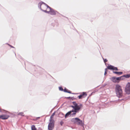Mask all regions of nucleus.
Listing matches in <instances>:
<instances>
[{"label": "nucleus", "mask_w": 130, "mask_h": 130, "mask_svg": "<svg viewBox=\"0 0 130 130\" xmlns=\"http://www.w3.org/2000/svg\"><path fill=\"white\" fill-rule=\"evenodd\" d=\"M122 79H123V76L118 77H113L111 78V81L113 83H118Z\"/></svg>", "instance_id": "nucleus-5"}, {"label": "nucleus", "mask_w": 130, "mask_h": 130, "mask_svg": "<svg viewBox=\"0 0 130 130\" xmlns=\"http://www.w3.org/2000/svg\"><path fill=\"white\" fill-rule=\"evenodd\" d=\"M9 117V116L6 115H0V119L3 120H6L8 119Z\"/></svg>", "instance_id": "nucleus-9"}, {"label": "nucleus", "mask_w": 130, "mask_h": 130, "mask_svg": "<svg viewBox=\"0 0 130 130\" xmlns=\"http://www.w3.org/2000/svg\"><path fill=\"white\" fill-rule=\"evenodd\" d=\"M72 121L74 123L78 125L83 126L84 124L82 121L80 120L78 118H75L72 119Z\"/></svg>", "instance_id": "nucleus-4"}, {"label": "nucleus", "mask_w": 130, "mask_h": 130, "mask_svg": "<svg viewBox=\"0 0 130 130\" xmlns=\"http://www.w3.org/2000/svg\"><path fill=\"white\" fill-rule=\"evenodd\" d=\"M18 115H20L22 116H24V113L23 112H21L19 113L18 114Z\"/></svg>", "instance_id": "nucleus-16"}, {"label": "nucleus", "mask_w": 130, "mask_h": 130, "mask_svg": "<svg viewBox=\"0 0 130 130\" xmlns=\"http://www.w3.org/2000/svg\"><path fill=\"white\" fill-rule=\"evenodd\" d=\"M59 90H60L62 91L63 90V89L62 87H60L59 88Z\"/></svg>", "instance_id": "nucleus-18"}, {"label": "nucleus", "mask_w": 130, "mask_h": 130, "mask_svg": "<svg viewBox=\"0 0 130 130\" xmlns=\"http://www.w3.org/2000/svg\"><path fill=\"white\" fill-rule=\"evenodd\" d=\"M122 76L123 77V78L124 77H125L126 78H128L130 77V74H127L126 75H124L123 76ZM123 78V79L124 78Z\"/></svg>", "instance_id": "nucleus-15"}, {"label": "nucleus", "mask_w": 130, "mask_h": 130, "mask_svg": "<svg viewBox=\"0 0 130 130\" xmlns=\"http://www.w3.org/2000/svg\"><path fill=\"white\" fill-rule=\"evenodd\" d=\"M32 130H37L35 127V126L34 125H32L31 126Z\"/></svg>", "instance_id": "nucleus-17"}, {"label": "nucleus", "mask_w": 130, "mask_h": 130, "mask_svg": "<svg viewBox=\"0 0 130 130\" xmlns=\"http://www.w3.org/2000/svg\"><path fill=\"white\" fill-rule=\"evenodd\" d=\"M64 92H68V93H71V91H70L69 90H68V89H66V88H65L64 89Z\"/></svg>", "instance_id": "nucleus-14"}, {"label": "nucleus", "mask_w": 130, "mask_h": 130, "mask_svg": "<svg viewBox=\"0 0 130 130\" xmlns=\"http://www.w3.org/2000/svg\"><path fill=\"white\" fill-rule=\"evenodd\" d=\"M63 123V121H61L60 122V124L61 125H62Z\"/></svg>", "instance_id": "nucleus-20"}, {"label": "nucleus", "mask_w": 130, "mask_h": 130, "mask_svg": "<svg viewBox=\"0 0 130 130\" xmlns=\"http://www.w3.org/2000/svg\"><path fill=\"white\" fill-rule=\"evenodd\" d=\"M48 126V130H52L54 127V121H50Z\"/></svg>", "instance_id": "nucleus-7"}, {"label": "nucleus", "mask_w": 130, "mask_h": 130, "mask_svg": "<svg viewBox=\"0 0 130 130\" xmlns=\"http://www.w3.org/2000/svg\"><path fill=\"white\" fill-rule=\"evenodd\" d=\"M55 114V113L54 112L53 113L52 115L50 117V121H54V120H53V118Z\"/></svg>", "instance_id": "nucleus-12"}, {"label": "nucleus", "mask_w": 130, "mask_h": 130, "mask_svg": "<svg viewBox=\"0 0 130 130\" xmlns=\"http://www.w3.org/2000/svg\"><path fill=\"white\" fill-rule=\"evenodd\" d=\"M112 70H114L118 71V69L117 67H114V66L110 65L107 67V68H106L105 69V72L104 73L105 75H106L107 74V69Z\"/></svg>", "instance_id": "nucleus-6"}, {"label": "nucleus", "mask_w": 130, "mask_h": 130, "mask_svg": "<svg viewBox=\"0 0 130 130\" xmlns=\"http://www.w3.org/2000/svg\"><path fill=\"white\" fill-rule=\"evenodd\" d=\"M113 73L115 74L118 75H121L122 74V72H117L113 71Z\"/></svg>", "instance_id": "nucleus-13"}, {"label": "nucleus", "mask_w": 130, "mask_h": 130, "mask_svg": "<svg viewBox=\"0 0 130 130\" xmlns=\"http://www.w3.org/2000/svg\"><path fill=\"white\" fill-rule=\"evenodd\" d=\"M40 8L42 10L44 11L48 12L50 10V7L45 3L40 4Z\"/></svg>", "instance_id": "nucleus-3"}, {"label": "nucleus", "mask_w": 130, "mask_h": 130, "mask_svg": "<svg viewBox=\"0 0 130 130\" xmlns=\"http://www.w3.org/2000/svg\"><path fill=\"white\" fill-rule=\"evenodd\" d=\"M104 62L105 63L106 62H107V60L106 59H104Z\"/></svg>", "instance_id": "nucleus-19"}, {"label": "nucleus", "mask_w": 130, "mask_h": 130, "mask_svg": "<svg viewBox=\"0 0 130 130\" xmlns=\"http://www.w3.org/2000/svg\"><path fill=\"white\" fill-rule=\"evenodd\" d=\"M125 91L126 94H130V83H128L126 85L125 88Z\"/></svg>", "instance_id": "nucleus-8"}, {"label": "nucleus", "mask_w": 130, "mask_h": 130, "mask_svg": "<svg viewBox=\"0 0 130 130\" xmlns=\"http://www.w3.org/2000/svg\"><path fill=\"white\" fill-rule=\"evenodd\" d=\"M73 105L71 106L74 110L67 112L65 115V117H67L69 115L71 116L75 115L77 112H78L83 107V105L81 103L77 104L75 102H72Z\"/></svg>", "instance_id": "nucleus-1"}, {"label": "nucleus", "mask_w": 130, "mask_h": 130, "mask_svg": "<svg viewBox=\"0 0 130 130\" xmlns=\"http://www.w3.org/2000/svg\"><path fill=\"white\" fill-rule=\"evenodd\" d=\"M87 94L86 92H83L82 94L78 96L79 99L84 98L87 96Z\"/></svg>", "instance_id": "nucleus-10"}, {"label": "nucleus", "mask_w": 130, "mask_h": 130, "mask_svg": "<svg viewBox=\"0 0 130 130\" xmlns=\"http://www.w3.org/2000/svg\"><path fill=\"white\" fill-rule=\"evenodd\" d=\"M115 91L117 96L119 98H120L122 96V91L121 87L119 85L117 84L116 85Z\"/></svg>", "instance_id": "nucleus-2"}, {"label": "nucleus", "mask_w": 130, "mask_h": 130, "mask_svg": "<svg viewBox=\"0 0 130 130\" xmlns=\"http://www.w3.org/2000/svg\"><path fill=\"white\" fill-rule=\"evenodd\" d=\"M38 118H39V117Z\"/></svg>", "instance_id": "nucleus-21"}, {"label": "nucleus", "mask_w": 130, "mask_h": 130, "mask_svg": "<svg viewBox=\"0 0 130 130\" xmlns=\"http://www.w3.org/2000/svg\"><path fill=\"white\" fill-rule=\"evenodd\" d=\"M50 10L48 12L50 13V14L52 15H55L56 14L57 11H55L54 9H51L50 7Z\"/></svg>", "instance_id": "nucleus-11"}]
</instances>
